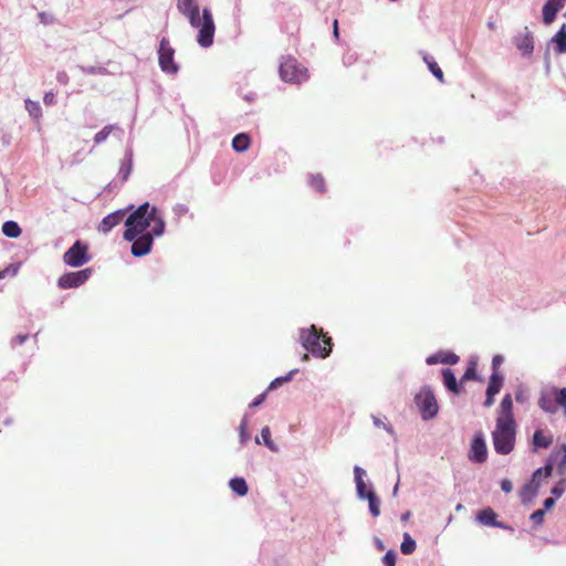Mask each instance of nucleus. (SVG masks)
I'll return each mask as SVG.
<instances>
[{
	"instance_id": "3",
	"label": "nucleus",
	"mask_w": 566,
	"mask_h": 566,
	"mask_svg": "<svg viewBox=\"0 0 566 566\" xmlns=\"http://www.w3.org/2000/svg\"><path fill=\"white\" fill-rule=\"evenodd\" d=\"M494 450L499 454L512 452L515 442V424L510 421H496L495 430L492 432Z\"/></svg>"
},
{
	"instance_id": "27",
	"label": "nucleus",
	"mask_w": 566,
	"mask_h": 566,
	"mask_svg": "<svg viewBox=\"0 0 566 566\" xmlns=\"http://www.w3.org/2000/svg\"><path fill=\"white\" fill-rule=\"evenodd\" d=\"M556 43V50L559 53H566V24H563L553 38Z\"/></svg>"
},
{
	"instance_id": "49",
	"label": "nucleus",
	"mask_w": 566,
	"mask_h": 566,
	"mask_svg": "<svg viewBox=\"0 0 566 566\" xmlns=\"http://www.w3.org/2000/svg\"><path fill=\"white\" fill-rule=\"evenodd\" d=\"M542 476H544V475L542 474V470H541V469H537V470L533 473V475H532V480H531V481H532V482H539V480L542 479Z\"/></svg>"
},
{
	"instance_id": "5",
	"label": "nucleus",
	"mask_w": 566,
	"mask_h": 566,
	"mask_svg": "<svg viewBox=\"0 0 566 566\" xmlns=\"http://www.w3.org/2000/svg\"><path fill=\"white\" fill-rule=\"evenodd\" d=\"M196 25L192 28L198 30L197 42L202 48H209L213 43V36L216 32V24L213 15L210 9L203 8L202 15L200 13L196 15Z\"/></svg>"
},
{
	"instance_id": "35",
	"label": "nucleus",
	"mask_w": 566,
	"mask_h": 566,
	"mask_svg": "<svg viewBox=\"0 0 566 566\" xmlns=\"http://www.w3.org/2000/svg\"><path fill=\"white\" fill-rule=\"evenodd\" d=\"M557 459L556 470L559 474L566 473V444L562 446V452L555 454Z\"/></svg>"
},
{
	"instance_id": "9",
	"label": "nucleus",
	"mask_w": 566,
	"mask_h": 566,
	"mask_svg": "<svg viewBox=\"0 0 566 566\" xmlns=\"http://www.w3.org/2000/svg\"><path fill=\"white\" fill-rule=\"evenodd\" d=\"M175 50L168 39L163 38L158 49V62L163 72L175 75L179 67L175 62Z\"/></svg>"
},
{
	"instance_id": "25",
	"label": "nucleus",
	"mask_w": 566,
	"mask_h": 566,
	"mask_svg": "<svg viewBox=\"0 0 566 566\" xmlns=\"http://www.w3.org/2000/svg\"><path fill=\"white\" fill-rule=\"evenodd\" d=\"M2 232L6 237L15 239L20 237L22 230L15 221H6L2 224Z\"/></svg>"
},
{
	"instance_id": "46",
	"label": "nucleus",
	"mask_w": 566,
	"mask_h": 566,
	"mask_svg": "<svg viewBox=\"0 0 566 566\" xmlns=\"http://www.w3.org/2000/svg\"><path fill=\"white\" fill-rule=\"evenodd\" d=\"M516 400L518 402H525L527 400V394L525 392V390L523 389H520L517 392H516Z\"/></svg>"
},
{
	"instance_id": "22",
	"label": "nucleus",
	"mask_w": 566,
	"mask_h": 566,
	"mask_svg": "<svg viewBox=\"0 0 566 566\" xmlns=\"http://www.w3.org/2000/svg\"><path fill=\"white\" fill-rule=\"evenodd\" d=\"M442 377H443V384L448 388V390L458 394L459 392V386L455 378L454 373L447 368L442 370Z\"/></svg>"
},
{
	"instance_id": "8",
	"label": "nucleus",
	"mask_w": 566,
	"mask_h": 566,
	"mask_svg": "<svg viewBox=\"0 0 566 566\" xmlns=\"http://www.w3.org/2000/svg\"><path fill=\"white\" fill-rule=\"evenodd\" d=\"M88 245L80 240L75 241L63 254V262L72 268H78L90 262Z\"/></svg>"
},
{
	"instance_id": "37",
	"label": "nucleus",
	"mask_w": 566,
	"mask_h": 566,
	"mask_svg": "<svg viewBox=\"0 0 566 566\" xmlns=\"http://www.w3.org/2000/svg\"><path fill=\"white\" fill-rule=\"evenodd\" d=\"M371 419H373V423L375 427L382 428L390 436L395 437V430L390 423L386 422V418H379V417L373 415Z\"/></svg>"
},
{
	"instance_id": "17",
	"label": "nucleus",
	"mask_w": 566,
	"mask_h": 566,
	"mask_svg": "<svg viewBox=\"0 0 566 566\" xmlns=\"http://www.w3.org/2000/svg\"><path fill=\"white\" fill-rule=\"evenodd\" d=\"M513 400L511 395H505L502 398V401L500 403L499 408V417L496 421H510V423L515 424L514 418H513Z\"/></svg>"
},
{
	"instance_id": "36",
	"label": "nucleus",
	"mask_w": 566,
	"mask_h": 566,
	"mask_svg": "<svg viewBox=\"0 0 566 566\" xmlns=\"http://www.w3.org/2000/svg\"><path fill=\"white\" fill-rule=\"evenodd\" d=\"M261 438L263 443L271 450L276 452L279 450L277 446L271 439V430L269 427H264L261 430Z\"/></svg>"
},
{
	"instance_id": "57",
	"label": "nucleus",
	"mask_w": 566,
	"mask_h": 566,
	"mask_svg": "<svg viewBox=\"0 0 566 566\" xmlns=\"http://www.w3.org/2000/svg\"><path fill=\"white\" fill-rule=\"evenodd\" d=\"M411 513L410 512H406L401 515V521L402 522H407L410 517Z\"/></svg>"
},
{
	"instance_id": "14",
	"label": "nucleus",
	"mask_w": 566,
	"mask_h": 566,
	"mask_svg": "<svg viewBox=\"0 0 566 566\" xmlns=\"http://www.w3.org/2000/svg\"><path fill=\"white\" fill-rule=\"evenodd\" d=\"M177 9L187 18L190 25H196V15L200 13L197 0H177Z\"/></svg>"
},
{
	"instance_id": "24",
	"label": "nucleus",
	"mask_w": 566,
	"mask_h": 566,
	"mask_svg": "<svg viewBox=\"0 0 566 566\" xmlns=\"http://www.w3.org/2000/svg\"><path fill=\"white\" fill-rule=\"evenodd\" d=\"M229 486L239 496L247 495L249 488L243 478H233L229 481Z\"/></svg>"
},
{
	"instance_id": "13",
	"label": "nucleus",
	"mask_w": 566,
	"mask_h": 566,
	"mask_svg": "<svg viewBox=\"0 0 566 566\" xmlns=\"http://www.w3.org/2000/svg\"><path fill=\"white\" fill-rule=\"evenodd\" d=\"M476 521L485 526L491 527H499L502 530H510L513 531V528L503 522L497 521V514L494 512L493 509L486 507L481 510L476 515Z\"/></svg>"
},
{
	"instance_id": "16",
	"label": "nucleus",
	"mask_w": 566,
	"mask_h": 566,
	"mask_svg": "<svg viewBox=\"0 0 566 566\" xmlns=\"http://www.w3.org/2000/svg\"><path fill=\"white\" fill-rule=\"evenodd\" d=\"M125 213V210H117L107 214L98 224V231L102 233H108L114 227L123 221Z\"/></svg>"
},
{
	"instance_id": "6",
	"label": "nucleus",
	"mask_w": 566,
	"mask_h": 566,
	"mask_svg": "<svg viewBox=\"0 0 566 566\" xmlns=\"http://www.w3.org/2000/svg\"><path fill=\"white\" fill-rule=\"evenodd\" d=\"M415 402L423 420H430L438 415V402L433 391L430 388H421V390L415 397Z\"/></svg>"
},
{
	"instance_id": "51",
	"label": "nucleus",
	"mask_w": 566,
	"mask_h": 566,
	"mask_svg": "<svg viewBox=\"0 0 566 566\" xmlns=\"http://www.w3.org/2000/svg\"><path fill=\"white\" fill-rule=\"evenodd\" d=\"M555 505V499L553 497H547L545 501H544V509L545 510H549L551 507H553Z\"/></svg>"
},
{
	"instance_id": "55",
	"label": "nucleus",
	"mask_w": 566,
	"mask_h": 566,
	"mask_svg": "<svg viewBox=\"0 0 566 566\" xmlns=\"http://www.w3.org/2000/svg\"><path fill=\"white\" fill-rule=\"evenodd\" d=\"M333 32H334V35L336 38H338V21L337 20H334V23H333Z\"/></svg>"
},
{
	"instance_id": "61",
	"label": "nucleus",
	"mask_w": 566,
	"mask_h": 566,
	"mask_svg": "<svg viewBox=\"0 0 566 566\" xmlns=\"http://www.w3.org/2000/svg\"><path fill=\"white\" fill-rule=\"evenodd\" d=\"M255 443H258V444H260V443H261V441H260V438H259V437H256V438H255Z\"/></svg>"
},
{
	"instance_id": "28",
	"label": "nucleus",
	"mask_w": 566,
	"mask_h": 566,
	"mask_svg": "<svg viewBox=\"0 0 566 566\" xmlns=\"http://www.w3.org/2000/svg\"><path fill=\"white\" fill-rule=\"evenodd\" d=\"M416 541L411 537L409 533H405L402 537V543L400 545L401 553L403 555H410L416 551Z\"/></svg>"
},
{
	"instance_id": "30",
	"label": "nucleus",
	"mask_w": 566,
	"mask_h": 566,
	"mask_svg": "<svg viewBox=\"0 0 566 566\" xmlns=\"http://www.w3.org/2000/svg\"><path fill=\"white\" fill-rule=\"evenodd\" d=\"M297 373H298V369L294 368V369L290 370L285 376L276 377L275 379H273L270 382L268 390L269 391L274 390V389L279 388L280 386H282L283 384L289 382L293 378V376Z\"/></svg>"
},
{
	"instance_id": "44",
	"label": "nucleus",
	"mask_w": 566,
	"mask_h": 566,
	"mask_svg": "<svg viewBox=\"0 0 566 566\" xmlns=\"http://www.w3.org/2000/svg\"><path fill=\"white\" fill-rule=\"evenodd\" d=\"M501 490L504 493H510L513 490V484L509 479H504L501 481Z\"/></svg>"
},
{
	"instance_id": "59",
	"label": "nucleus",
	"mask_w": 566,
	"mask_h": 566,
	"mask_svg": "<svg viewBox=\"0 0 566 566\" xmlns=\"http://www.w3.org/2000/svg\"><path fill=\"white\" fill-rule=\"evenodd\" d=\"M397 492H398V483H397V484L395 485V488H394V491H392L394 495H396V494H397Z\"/></svg>"
},
{
	"instance_id": "2",
	"label": "nucleus",
	"mask_w": 566,
	"mask_h": 566,
	"mask_svg": "<svg viewBox=\"0 0 566 566\" xmlns=\"http://www.w3.org/2000/svg\"><path fill=\"white\" fill-rule=\"evenodd\" d=\"M298 339L303 348L311 354H331L333 350L332 337L315 325L300 329Z\"/></svg>"
},
{
	"instance_id": "52",
	"label": "nucleus",
	"mask_w": 566,
	"mask_h": 566,
	"mask_svg": "<svg viewBox=\"0 0 566 566\" xmlns=\"http://www.w3.org/2000/svg\"><path fill=\"white\" fill-rule=\"evenodd\" d=\"M494 403V396H486L484 406L486 408L491 407Z\"/></svg>"
},
{
	"instance_id": "54",
	"label": "nucleus",
	"mask_w": 566,
	"mask_h": 566,
	"mask_svg": "<svg viewBox=\"0 0 566 566\" xmlns=\"http://www.w3.org/2000/svg\"><path fill=\"white\" fill-rule=\"evenodd\" d=\"M375 545H376V547H377L379 551L385 549L384 543H382V541H381L380 538H377V537L375 538Z\"/></svg>"
},
{
	"instance_id": "58",
	"label": "nucleus",
	"mask_w": 566,
	"mask_h": 566,
	"mask_svg": "<svg viewBox=\"0 0 566 566\" xmlns=\"http://www.w3.org/2000/svg\"><path fill=\"white\" fill-rule=\"evenodd\" d=\"M52 99H53V96H50L49 94H46V95L44 96V102H45V104L51 103V102H52Z\"/></svg>"
},
{
	"instance_id": "50",
	"label": "nucleus",
	"mask_w": 566,
	"mask_h": 566,
	"mask_svg": "<svg viewBox=\"0 0 566 566\" xmlns=\"http://www.w3.org/2000/svg\"><path fill=\"white\" fill-rule=\"evenodd\" d=\"M503 363V356H493V359H492V366L493 368H497L499 365H501Z\"/></svg>"
},
{
	"instance_id": "40",
	"label": "nucleus",
	"mask_w": 566,
	"mask_h": 566,
	"mask_svg": "<svg viewBox=\"0 0 566 566\" xmlns=\"http://www.w3.org/2000/svg\"><path fill=\"white\" fill-rule=\"evenodd\" d=\"M566 491V480L562 479L559 480L551 490L552 494L555 497H560Z\"/></svg>"
},
{
	"instance_id": "43",
	"label": "nucleus",
	"mask_w": 566,
	"mask_h": 566,
	"mask_svg": "<svg viewBox=\"0 0 566 566\" xmlns=\"http://www.w3.org/2000/svg\"><path fill=\"white\" fill-rule=\"evenodd\" d=\"M268 391H269V390L266 389L264 392H262V394H260L259 396H256V397L253 399V401L249 405V407H250V408H255V407L261 406V405L264 402L265 398H266Z\"/></svg>"
},
{
	"instance_id": "47",
	"label": "nucleus",
	"mask_w": 566,
	"mask_h": 566,
	"mask_svg": "<svg viewBox=\"0 0 566 566\" xmlns=\"http://www.w3.org/2000/svg\"><path fill=\"white\" fill-rule=\"evenodd\" d=\"M549 3H552L554 7H556L558 10H560L565 3L566 0H547Z\"/></svg>"
},
{
	"instance_id": "60",
	"label": "nucleus",
	"mask_w": 566,
	"mask_h": 566,
	"mask_svg": "<svg viewBox=\"0 0 566 566\" xmlns=\"http://www.w3.org/2000/svg\"><path fill=\"white\" fill-rule=\"evenodd\" d=\"M462 509H463L462 504H458L457 507H455L457 511H461Z\"/></svg>"
},
{
	"instance_id": "56",
	"label": "nucleus",
	"mask_w": 566,
	"mask_h": 566,
	"mask_svg": "<svg viewBox=\"0 0 566 566\" xmlns=\"http://www.w3.org/2000/svg\"><path fill=\"white\" fill-rule=\"evenodd\" d=\"M10 268H6L4 270L0 271V279H4L7 275H9Z\"/></svg>"
},
{
	"instance_id": "20",
	"label": "nucleus",
	"mask_w": 566,
	"mask_h": 566,
	"mask_svg": "<svg viewBox=\"0 0 566 566\" xmlns=\"http://www.w3.org/2000/svg\"><path fill=\"white\" fill-rule=\"evenodd\" d=\"M503 385V377L494 371L491 377L486 388V396H495L500 392Z\"/></svg>"
},
{
	"instance_id": "33",
	"label": "nucleus",
	"mask_w": 566,
	"mask_h": 566,
	"mask_svg": "<svg viewBox=\"0 0 566 566\" xmlns=\"http://www.w3.org/2000/svg\"><path fill=\"white\" fill-rule=\"evenodd\" d=\"M249 440L250 434L248 432V416L244 415L239 426V441L241 446H244Z\"/></svg>"
},
{
	"instance_id": "45",
	"label": "nucleus",
	"mask_w": 566,
	"mask_h": 566,
	"mask_svg": "<svg viewBox=\"0 0 566 566\" xmlns=\"http://www.w3.org/2000/svg\"><path fill=\"white\" fill-rule=\"evenodd\" d=\"M539 469L542 470V474L544 475V478H548L552 474L553 464L551 462H548L545 467L539 468Z\"/></svg>"
},
{
	"instance_id": "38",
	"label": "nucleus",
	"mask_w": 566,
	"mask_h": 566,
	"mask_svg": "<svg viewBox=\"0 0 566 566\" xmlns=\"http://www.w3.org/2000/svg\"><path fill=\"white\" fill-rule=\"evenodd\" d=\"M114 125H106L102 130L95 134L94 143L98 145L105 142L111 135V133L114 130Z\"/></svg>"
},
{
	"instance_id": "1",
	"label": "nucleus",
	"mask_w": 566,
	"mask_h": 566,
	"mask_svg": "<svg viewBox=\"0 0 566 566\" xmlns=\"http://www.w3.org/2000/svg\"><path fill=\"white\" fill-rule=\"evenodd\" d=\"M126 230L124 239L132 241L137 234L154 233L160 237L165 231V221L159 216L156 207H149L148 202L140 205L125 221Z\"/></svg>"
},
{
	"instance_id": "23",
	"label": "nucleus",
	"mask_w": 566,
	"mask_h": 566,
	"mask_svg": "<svg viewBox=\"0 0 566 566\" xmlns=\"http://www.w3.org/2000/svg\"><path fill=\"white\" fill-rule=\"evenodd\" d=\"M553 442L551 436H545L542 430H536L533 434V446L535 449H547Z\"/></svg>"
},
{
	"instance_id": "7",
	"label": "nucleus",
	"mask_w": 566,
	"mask_h": 566,
	"mask_svg": "<svg viewBox=\"0 0 566 566\" xmlns=\"http://www.w3.org/2000/svg\"><path fill=\"white\" fill-rule=\"evenodd\" d=\"M279 72L284 82L300 83L307 78L306 70L292 56L283 57Z\"/></svg>"
},
{
	"instance_id": "19",
	"label": "nucleus",
	"mask_w": 566,
	"mask_h": 566,
	"mask_svg": "<svg viewBox=\"0 0 566 566\" xmlns=\"http://www.w3.org/2000/svg\"><path fill=\"white\" fill-rule=\"evenodd\" d=\"M251 139L248 134L241 133L233 137L232 148L238 153H243L249 149Z\"/></svg>"
},
{
	"instance_id": "32",
	"label": "nucleus",
	"mask_w": 566,
	"mask_h": 566,
	"mask_svg": "<svg viewBox=\"0 0 566 566\" xmlns=\"http://www.w3.org/2000/svg\"><path fill=\"white\" fill-rule=\"evenodd\" d=\"M424 62L427 63L429 70L432 74L440 81L443 82V72L437 64V62L429 55L423 56Z\"/></svg>"
},
{
	"instance_id": "48",
	"label": "nucleus",
	"mask_w": 566,
	"mask_h": 566,
	"mask_svg": "<svg viewBox=\"0 0 566 566\" xmlns=\"http://www.w3.org/2000/svg\"><path fill=\"white\" fill-rule=\"evenodd\" d=\"M7 268H10L9 274L14 276V275H17V273H18V271L20 269V264L19 263H17V264L12 263V264H9Z\"/></svg>"
},
{
	"instance_id": "41",
	"label": "nucleus",
	"mask_w": 566,
	"mask_h": 566,
	"mask_svg": "<svg viewBox=\"0 0 566 566\" xmlns=\"http://www.w3.org/2000/svg\"><path fill=\"white\" fill-rule=\"evenodd\" d=\"M397 554L395 551H388L382 557L384 566H396Z\"/></svg>"
},
{
	"instance_id": "21",
	"label": "nucleus",
	"mask_w": 566,
	"mask_h": 566,
	"mask_svg": "<svg viewBox=\"0 0 566 566\" xmlns=\"http://www.w3.org/2000/svg\"><path fill=\"white\" fill-rule=\"evenodd\" d=\"M541 482H527L521 490V497L523 502L530 501L536 496L539 490Z\"/></svg>"
},
{
	"instance_id": "39",
	"label": "nucleus",
	"mask_w": 566,
	"mask_h": 566,
	"mask_svg": "<svg viewBox=\"0 0 566 566\" xmlns=\"http://www.w3.org/2000/svg\"><path fill=\"white\" fill-rule=\"evenodd\" d=\"M476 361L474 360H471L467 370L464 371L462 378H461V381H465V380H471V379H475L476 377Z\"/></svg>"
},
{
	"instance_id": "29",
	"label": "nucleus",
	"mask_w": 566,
	"mask_h": 566,
	"mask_svg": "<svg viewBox=\"0 0 566 566\" xmlns=\"http://www.w3.org/2000/svg\"><path fill=\"white\" fill-rule=\"evenodd\" d=\"M558 11L559 10L556 7L546 1V3L543 7V22L547 25L553 23Z\"/></svg>"
},
{
	"instance_id": "12",
	"label": "nucleus",
	"mask_w": 566,
	"mask_h": 566,
	"mask_svg": "<svg viewBox=\"0 0 566 566\" xmlns=\"http://www.w3.org/2000/svg\"><path fill=\"white\" fill-rule=\"evenodd\" d=\"M154 237H156L154 233L137 234L130 241L132 242V248H130L132 254L137 258L148 254L153 247Z\"/></svg>"
},
{
	"instance_id": "53",
	"label": "nucleus",
	"mask_w": 566,
	"mask_h": 566,
	"mask_svg": "<svg viewBox=\"0 0 566 566\" xmlns=\"http://www.w3.org/2000/svg\"><path fill=\"white\" fill-rule=\"evenodd\" d=\"M28 338V335H18L14 337V342H17L18 344H22L24 343V340Z\"/></svg>"
},
{
	"instance_id": "4",
	"label": "nucleus",
	"mask_w": 566,
	"mask_h": 566,
	"mask_svg": "<svg viewBox=\"0 0 566 566\" xmlns=\"http://www.w3.org/2000/svg\"><path fill=\"white\" fill-rule=\"evenodd\" d=\"M539 408L547 413H556L558 407L566 416V388L551 387L543 389L538 399Z\"/></svg>"
},
{
	"instance_id": "10",
	"label": "nucleus",
	"mask_w": 566,
	"mask_h": 566,
	"mask_svg": "<svg viewBox=\"0 0 566 566\" xmlns=\"http://www.w3.org/2000/svg\"><path fill=\"white\" fill-rule=\"evenodd\" d=\"M92 273L93 270L91 268L65 273L59 277L57 285L63 290L78 287L91 277Z\"/></svg>"
},
{
	"instance_id": "15",
	"label": "nucleus",
	"mask_w": 566,
	"mask_h": 566,
	"mask_svg": "<svg viewBox=\"0 0 566 566\" xmlns=\"http://www.w3.org/2000/svg\"><path fill=\"white\" fill-rule=\"evenodd\" d=\"M366 476V471L359 465L354 467V481L356 485V493L359 500H366L369 494H374L375 491L370 488L367 490L364 478Z\"/></svg>"
},
{
	"instance_id": "18",
	"label": "nucleus",
	"mask_w": 566,
	"mask_h": 566,
	"mask_svg": "<svg viewBox=\"0 0 566 566\" xmlns=\"http://www.w3.org/2000/svg\"><path fill=\"white\" fill-rule=\"evenodd\" d=\"M515 44L523 55H531L534 50L532 33L525 32L523 35L516 38Z\"/></svg>"
},
{
	"instance_id": "62",
	"label": "nucleus",
	"mask_w": 566,
	"mask_h": 566,
	"mask_svg": "<svg viewBox=\"0 0 566 566\" xmlns=\"http://www.w3.org/2000/svg\"><path fill=\"white\" fill-rule=\"evenodd\" d=\"M308 357H310V356L304 355V356H303V360H307V359H308Z\"/></svg>"
},
{
	"instance_id": "11",
	"label": "nucleus",
	"mask_w": 566,
	"mask_h": 566,
	"mask_svg": "<svg viewBox=\"0 0 566 566\" xmlns=\"http://www.w3.org/2000/svg\"><path fill=\"white\" fill-rule=\"evenodd\" d=\"M468 459L473 463H484L488 459V448L483 434L475 433L470 446Z\"/></svg>"
},
{
	"instance_id": "26",
	"label": "nucleus",
	"mask_w": 566,
	"mask_h": 566,
	"mask_svg": "<svg viewBox=\"0 0 566 566\" xmlns=\"http://www.w3.org/2000/svg\"><path fill=\"white\" fill-rule=\"evenodd\" d=\"M459 361V356H427V365L444 364L455 365Z\"/></svg>"
},
{
	"instance_id": "34",
	"label": "nucleus",
	"mask_w": 566,
	"mask_h": 566,
	"mask_svg": "<svg viewBox=\"0 0 566 566\" xmlns=\"http://www.w3.org/2000/svg\"><path fill=\"white\" fill-rule=\"evenodd\" d=\"M368 501L369 512L374 517L379 516L380 514V500L374 494H369V496L366 499Z\"/></svg>"
},
{
	"instance_id": "31",
	"label": "nucleus",
	"mask_w": 566,
	"mask_h": 566,
	"mask_svg": "<svg viewBox=\"0 0 566 566\" xmlns=\"http://www.w3.org/2000/svg\"><path fill=\"white\" fill-rule=\"evenodd\" d=\"M310 185L317 192L323 193L326 191L325 179L319 174L310 176Z\"/></svg>"
},
{
	"instance_id": "42",
	"label": "nucleus",
	"mask_w": 566,
	"mask_h": 566,
	"mask_svg": "<svg viewBox=\"0 0 566 566\" xmlns=\"http://www.w3.org/2000/svg\"><path fill=\"white\" fill-rule=\"evenodd\" d=\"M545 510H536L531 514V521L535 525H542L544 521Z\"/></svg>"
}]
</instances>
